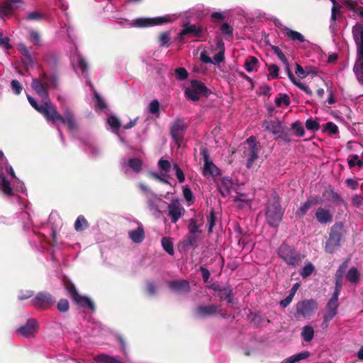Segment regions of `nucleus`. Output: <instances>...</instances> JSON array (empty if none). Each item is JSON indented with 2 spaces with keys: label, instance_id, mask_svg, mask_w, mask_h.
I'll list each match as a JSON object with an SVG mask.
<instances>
[{
  "label": "nucleus",
  "instance_id": "45",
  "mask_svg": "<svg viewBox=\"0 0 363 363\" xmlns=\"http://www.w3.org/2000/svg\"><path fill=\"white\" fill-rule=\"evenodd\" d=\"M189 233L201 235L202 231L199 230V225L197 224L196 220L191 218L188 225Z\"/></svg>",
  "mask_w": 363,
  "mask_h": 363
},
{
  "label": "nucleus",
  "instance_id": "41",
  "mask_svg": "<svg viewBox=\"0 0 363 363\" xmlns=\"http://www.w3.org/2000/svg\"><path fill=\"white\" fill-rule=\"evenodd\" d=\"M301 336L303 339L306 342H310L312 340L314 336V330L313 327L310 325L304 326L301 332Z\"/></svg>",
  "mask_w": 363,
  "mask_h": 363
},
{
  "label": "nucleus",
  "instance_id": "2",
  "mask_svg": "<svg viewBox=\"0 0 363 363\" xmlns=\"http://www.w3.org/2000/svg\"><path fill=\"white\" fill-rule=\"evenodd\" d=\"M352 33L357 45V58L353 69L358 81L363 84V26L356 24L353 27Z\"/></svg>",
  "mask_w": 363,
  "mask_h": 363
},
{
  "label": "nucleus",
  "instance_id": "52",
  "mask_svg": "<svg viewBox=\"0 0 363 363\" xmlns=\"http://www.w3.org/2000/svg\"><path fill=\"white\" fill-rule=\"evenodd\" d=\"M57 308L61 313L68 311L69 308V301L65 298L60 299L57 304Z\"/></svg>",
  "mask_w": 363,
  "mask_h": 363
},
{
  "label": "nucleus",
  "instance_id": "10",
  "mask_svg": "<svg viewBox=\"0 0 363 363\" xmlns=\"http://www.w3.org/2000/svg\"><path fill=\"white\" fill-rule=\"evenodd\" d=\"M172 21V19L169 16L155 18H138L134 20L133 25L135 27L144 28L170 23Z\"/></svg>",
  "mask_w": 363,
  "mask_h": 363
},
{
  "label": "nucleus",
  "instance_id": "4",
  "mask_svg": "<svg viewBox=\"0 0 363 363\" xmlns=\"http://www.w3.org/2000/svg\"><path fill=\"white\" fill-rule=\"evenodd\" d=\"M346 234L342 222H335L330 228L329 237L325 242V251L333 254L341 245V241Z\"/></svg>",
  "mask_w": 363,
  "mask_h": 363
},
{
  "label": "nucleus",
  "instance_id": "62",
  "mask_svg": "<svg viewBox=\"0 0 363 363\" xmlns=\"http://www.w3.org/2000/svg\"><path fill=\"white\" fill-rule=\"evenodd\" d=\"M170 39L169 31L162 33L159 36V41L161 43V46H164L168 44Z\"/></svg>",
  "mask_w": 363,
  "mask_h": 363
},
{
  "label": "nucleus",
  "instance_id": "40",
  "mask_svg": "<svg viewBox=\"0 0 363 363\" xmlns=\"http://www.w3.org/2000/svg\"><path fill=\"white\" fill-rule=\"evenodd\" d=\"M161 244L164 251H166L169 255H173L174 253L173 242L170 240V238L164 237L161 240Z\"/></svg>",
  "mask_w": 363,
  "mask_h": 363
},
{
  "label": "nucleus",
  "instance_id": "51",
  "mask_svg": "<svg viewBox=\"0 0 363 363\" xmlns=\"http://www.w3.org/2000/svg\"><path fill=\"white\" fill-rule=\"evenodd\" d=\"M44 15L40 11L30 12L27 14L26 19L29 21H40L43 18Z\"/></svg>",
  "mask_w": 363,
  "mask_h": 363
},
{
  "label": "nucleus",
  "instance_id": "49",
  "mask_svg": "<svg viewBox=\"0 0 363 363\" xmlns=\"http://www.w3.org/2000/svg\"><path fill=\"white\" fill-rule=\"evenodd\" d=\"M147 206L151 211H158V206L156 203V200L158 199L156 194L151 193V195H147Z\"/></svg>",
  "mask_w": 363,
  "mask_h": 363
},
{
  "label": "nucleus",
  "instance_id": "8",
  "mask_svg": "<svg viewBox=\"0 0 363 363\" xmlns=\"http://www.w3.org/2000/svg\"><path fill=\"white\" fill-rule=\"evenodd\" d=\"M186 128L187 125L182 119L175 120L171 125L170 135L178 148L182 146Z\"/></svg>",
  "mask_w": 363,
  "mask_h": 363
},
{
  "label": "nucleus",
  "instance_id": "32",
  "mask_svg": "<svg viewBox=\"0 0 363 363\" xmlns=\"http://www.w3.org/2000/svg\"><path fill=\"white\" fill-rule=\"evenodd\" d=\"M290 130V128L284 125L281 131L278 133L277 139H280L286 143H291L292 138Z\"/></svg>",
  "mask_w": 363,
  "mask_h": 363
},
{
  "label": "nucleus",
  "instance_id": "9",
  "mask_svg": "<svg viewBox=\"0 0 363 363\" xmlns=\"http://www.w3.org/2000/svg\"><path fill=\"white\" fill-rule=\"evenodd\" d=\"M317 309L318 303L313 299H306L298 301L296 305V316L310 317Z\"/></svg>",
  "mask_w": 363,
  "mask_h": 363
},
{
  "label": "nucleus",
  "instance_id": "30",
  "mask_svg": "<svg viewBox=\"0 0 363 363\" xmlns=\"http://www.w3.org/2000/svg\"><path fill=\"white\" fill-rule=\"evenodd\" d=\"M282 33L292 40H297L301 43H303L305 41V38L301 33L292 30L289 28H284L282 29Z\"/></svg>",
  "mask_w": 363,
  "mask_h": 363
},
{
  "label": "nucleus",
  "instance_id": "26",
  "mask_svg": "<svg viewBox=\"0 0 363 363\" xmlns=\"http://www.w3.org/2000/svg\"><path fill=\"white\" fill-rule=\"evenodd\" d=\"M129 238L135 243H140L145 238V231L142 225H139L135 230L129 231Z\"/></svg>",
  "mask_w": 363,
  "mask_h": 363
},
{
  "label": "nucleus",
  "instance_id": "14",
  "mask_svg": "<svg viewBox=\"0 0 363 363\" xmlns=\"http://www.w3.org/2000/svg\"><path fill=\"white\" fill-rule=\"evenodd\" d=\"M23 0H4L0 2V18H9L16 9L17 4H23Z\"/></svg>",
  "mask_w": 363,
  "mask_h": 363
},
{
  "label": "nucleus",
  "instance_id": "50",
  "mask_svg": "<svg viewBox=\"0 0 363 363\" xmlns=\"http://www.w3.org/2000/svg\"><path fill=\"white\" fill-rule=\"evenodd\" d=\"M315 267L311 263H308L303 267L300 274L303 278L309 277L314 271Z\"/></svg>",
  "mask_w": 363,
  "mask_h": 363
},
{
  "label": "nucleus",
  "instance_id": "37",
  "mask_svg": "<svg viewBox=\"0 0 363 363\" xmlns=\"http://www.w3.org/2000/svg\"><path fill=\"white\" fill-rule=\"evenodd\" d=\"M203 173L204 175L208 174L212 176H216L219 174V169L211 161H210L204 164Z\"/></svg>",
  "mask_w": 363,
  "mask_h": 363
},
{
  "label": "nucleus",
  "instance_id": "58",
  "mask_svg": "<svg viewBox=\"0 0 363 363\" xmlns=\"http://www.w3.org/2000/svg\"><path fill=\"white\" fill-rule=\"evenodd\" d=\"M295 72L296 75L301 79L306 78L309 74V71L306 70V68L303 69L298 63L296 64Z\"/></svg>",
  "mask_w": 363,
  "mask_h": 363
},
{
  "label": "nucleus",
  "instance_id": "13",
  "mask_svg": "<svg viewBox=\"0 0 363 363\" xmlns=\"http://www.w3.org/2000/svg\"><path fill=\"white\" fill-rule=\"evenodd\" d=\"M38 330V323L34 318L28 319L24 325L21 326L17 329L16 332L20 335L29 338L35 335Z\"/></svg>",
  "mask_w": 363,
  "mask_h": 363
},
{
  "label": "nucleus",
  "instance_id": "46",
  "mask_svg": "<svg viewBox=\"0 0 363 363\" xmlns=\"http://www.w3.org/2000/svg\"><path fill=\"white\" fill-rule=\"evenodd\" d=\"M357 165L359 167L363 166V160H360L357 155H352L348 160V166L350 169Z\"/></svg>",
  "mask_w": 363,
  "mask_h": 363
},
{
  "label": "nucleus",
  "instance_id": "63",
  "mask_svg": "<svg viewBox=\"0 0 363 363\" xmlns=\"http://www.w3.org/2000/svg\"><path fill=\"white\" fill-rule=\"evenodd\" d=\"M268 71L269 72L270 76L273 79H277L279 77V68L277 65L272 64L269 66Z\"/></svg>",
  "mask_w": 363,
  "mask_h": 363
},
{
  "label": "nucleus",
  "instance_id": "59",
  "mask_svg": "<svg viewBox=\"0 0 363 363\" xmlns=\"http://www.w3.org/2000/svg\"><path fill=\"white\" fill-rule=\"evenodd\" d=\"M159 168L164 172H169L171 169V163L167 160L161 159L158 162Z\"/></svg>",
  "mask_w": 363,
  "mask_h": 363
},
{
  "label": "nucleus",
  "instance_id": "56",
  "mask_svg": "<svg viewBox=\"0 0 363 363\" xmlns=\"http://www.w3.org/2000/svg\"><path fill=\"white\" fill-rule=\"evenodd\" d=\"M173 169L175 171V176L177 178L179 182L183 183L185 180V176L182 169L177 164H174Z\"/></svg>",
  "mask_w": 363,
  "mask_h": 363
},
{
  "label": "nucleus",
  "instance_id": "29",
  "mask_svg": "<svg viewBox=\"0 0 363 363\" xmlns=\"http://www.w3.org/2000/svg\"><path fill=\"white\" fill-rule=\"evenodd\" d=\"M94 360L97 363H123L118 357L104 353L95 356Z\"/></svg>",
  "mask_w": 363,
  "mask_h": 363
},
{
  "label": "nucleus",
  "instance_id": "47",
  "mask_svg": "<svg viewBox=\"0 0 363 363\" xmlns=\"http://www.w3.org/2000/svg\"><path fill=\"white\" fill-rule=\"evenodd\" d=\"M323 132H327L330 135H334L338 133V127L333 122H328L325 123Z\"/></svg>",
  "mask_w": 363,
  "mask_h": 363
},
{
  "label": "nucleus",
  "instance_id": "61",
  "mask_svg": "<svg viewBox=\"0 0 363 363\" xmlns=\"http://www.w3.org/2000/svg\"><path fill=\"white\" fill-rule=\"evenodd\" d=\"M160 103L157 99H154L149 104V111L152 114H157L160 112Z\"/></svg>",
  "mask_w": 363,
  "mask_h": 363
},
{
  "label": "nucleus",
  "instance_id": "19",
  "mask_svg": "<svg viewBox=\"0 0 363 363\" xmlns=\"http://www.w3.org/2000/svg\"><path fill=\"white\" fill-rule=\"evenodd\" d=\"M347 268V262H344L342 264H340L337 269L335 274V291L334 294H340L342 286V281L344 274L345 273V271Z\"/></svg>",
  "mask_w": 363,
  "mask_h": 363
},
{
  "label": "nucleus",
  "instance_id": "48",
  "mask_svg": "<svg viewBox=\"0 0 363 363\" xmlns=\"http://www.w3.org/2000/svg\"><path fill=\"white\" fill-rule=\"evenodd\" d=\"M107 123L111 126L113 131H117L121 124L120 121L115 116H111L107 118Z\"/></svg>",
  "mask_w": 363,
  "mask_h": 363
},
{
  "label": "nucleus",
  "instance_id": "35",
  "mask_svg": "<svg viewBox=\"0 0 363 363\" xmlns=\"http://www.w3.org/2000/svg\"><path fill=\"white\" fill-rule=\"evenodd\" d=\"M209 287L215 291V296H218L220 301L227 299V289L225 288L221 289L219 284L216 283H213Z\"/></svg>",
  "mask_w": 363,
  "mask_h": 363
},
{
  "label": "nucleus",
  "instance_id": "27",
  "mask_svg": "<svg viewBox=\"0 0 363 363\" xmlns=\"http://www.w3.org/2000/svg\"><path fill=\"white\" fill-rule=\"evenodd\" d=\"M72 300L81 307H87L92 311H95V305L91 300L86 296H81L78 294V296H74Z\"/></svg>",
  "mask_w": 363,
  "mask_h": 363
},
{
  "label": "nucleus",
  "instance_id": "11",
  "mask_svg": "<svg viewBox=\"0 0 363 363\" xmlns=\"http://www.w3.org/2000/svg\"><path fill=\"white\" fill-rule=\"evenodd\" d=\"M55 303V298L51 294L45 291L39 292L32 300L33 306L39 309H47Z\"/></svg>",
  "mask_w": 363,
  "mask_h": 363
},
{
  "label": "nucleus",
  "instance_id": "34",
  "mask_svg": "<svg viewBox=\"0 0 363 363\" xmlns=\"http://www.w3.org/2000/svg\"><path fill=\"white\" fill-rule=\"evenodd\" d=\"M360 274L356 267L350 268L347 274L346 279L352 284H357L359 281Z\"/></svg>",
  "mask_w": 363,
  "mask_h": 363
},
{
  "label": "nucleus",
  "instance_id": "33",
  "mask_svg": "<svg viewBox=\"0 0 363 363\" xmlns=\"http://www.w3.org/2000/svg\"><path fill=\"white\" fill-rule=\"evenodd\" d=\"M258 60L254 56L247 57L245 62V67L247 72H253L257 70Z\"/></svg>",
  "mask_w": 363,
  "mask_h": 363
},
{
  "label": "nucleus",
  "instance_id": "3",
  "mask_svg": "<svg viewBox=\"0 0 363 363\" xmlns=\"http://www.w3.org/2000/svg\"><path fill=\"white\" fill-rule=\"evenodd\" d=\"M284 213L280 204V199L276 193L272 195L266 207V218L270 226L277 227Z\"/></svg>",
  "mask_w": 363,
  "mask_h": 363
},
{
  "label": "nucleus",
  "instance_id": "54",
  "mask_svg": "<svg viewBox=\"0 0 363 363\" xmlns=\"http://www.w3.org/2000/svg\"><path fill=\"white\" fill-rule=\"evenodd\" d=\"M176 78L178 80H184L187 79L189 74L186 69L184 67H179L175 69Z\"/></svg>",
  "mask_w": 363,
  "mask_h": 363
},
{
  "label": "nucleus",
  "instance_id": "18",
  "mask_svg": "<svg viewBox=\"0 0 363 363\" xmlns=\"http://www.w3.org/2000/svg\"><path fill=\"white\" fill-rule=\"evenodd\" d=\"M228 199H231L234 202L235 205L239 208H242L245 206L248 205L250 199L245 194H240L238 192H233L228 187Z\"/></svg>",
  "mask_w": 363,
  "mask_h": 363
},
{
  "label": "nucleus",
  "instance_id": "16",
  "mask_svg": "<svg viewBox=\"0 0 363 363\" xmlns=\"http://www.w3.org/2000/svg\"><path fill=\"white\" fill-rule=\"evenodd\" d=\"M340 294H333L332 297L327 303L324 316L325 321H330L337 313L338 297Z\"/></svg>",
  "mask_w": 363,
  "mask_h": 363
},
{
  "label": "nucleus",
  "instance_id": "55",
  "mask_svg": "<svg viewBox=\"0 0 363 363\" xmlns=\"http://www.w3.org/2000/svg\"><path fill=\"white\" fill-rule=\"evenodd\" d=\"M145 291L150 296H155L157 293L156 284L150 281H147L145 283Z\"/></svg>",
  "mask_w": 363,
  "mask_h": 363
},
{
  "label": "nucleus",
  "instance_id": "21",
  "mask_svg": "<svg viewBox=\"0 0 363 363\" xmlns=\"http://www.w3.org/2000/svg\"><path fill=\"white\" fill-rule=\"evenodd\" d=\"M315 218L320 224H328L332 223L333 216L329 209L318 207L315 212Z\"/></svg>",
  "mask_w": 363,
  "mask_h": 363
},
{
  "label": "nucleus",
  "instance_id": "43",
  "mask_svg": "<svg viewBox=\"0 0 363 363\" xmlns=\"http://www.w3.org/2000/svg\"><path fill=\"white\" fill-rule=\"evenodd\" d=\"M305 125L308 130L313 132L318 130L320 128V123L313 118H309L307 119Z\"/></svg>",
  "mask_w": 363,
  "mask_h": 363
},
{
  "label": "nucleus",
  "instance_id": "38",
  "mask_svg": "<svg viewBox=\"0 0 363 363\" xmlns=\"http://www.w3.org/2000/svg\"><path fill=\"white\" fill-rule=\"evenodd\" d=\"M88 226L89 223L85 217L82 215L79 216L74 223L75 230L77 232H81L87 228Z\"/></svg>",
  "mask_w": 363,
  "mask_h": 363
},
{
  "label": "nucleus",
  "instance_id": "64",
  "mask_svg": "<svg viewBox=\"0 0 363 363\" xmlns=\"http://www.w3.org/2000/svg\"><path fill=\"white\" fill-rule=\"evenodd\" d=\"M199 271L201 273V276H202L203 281L205 283H208L209 282V279H210V277H211V274H210L209 270L208 269H206V267L201 266L199 268Z\"/></svg>",
  "mask_w": 363,
  "mask_h": 363
},
{
  "label": "nucleus",
  "instance_id": "24",
  "mask_svg": "<svg viewBox=\"0 0 363 363\" xmlns=\"http://www.w3.org/2000/svg\"><path fill=\"white\" fill-rule=\"evenodd\" d=\"M284 123L278 119L264 120L262 123V127L264 130L273 135H278Z\"/></svg>",
  "mask_w": 363,
  "mask_h": 363
},
{
  "label": "nucleus",
  "instance_id": "36",
  "mask_svg": "<svg viewBox=\"0 0 363 363\" xmlns=\"http://www.w3.org/2000/svg\"><path fill=\"white\" fill-rule=\"evenodd\" d=\"M323 196H326L327 199L333 203H340L343 201L342 197L332 189L326 190L323 193Z\"/></svg>",
  "mask_w": 363,
  "mask_h": 363
},
{
  "label": "nucleus",
  "instance_id": "42",
  "mask_svg": "<svg viewBox=\"0 0 363 363\" xmlns=\"http://www.w3.org/2000/svg\"><path fill=\"white\" fill-rule=\"evenodd\" d=\"M19 50L25 57V63L32 65L34 61L27 47L23 44H20Z\"/></svg>",
  "mask_w": 363,
  "mask_h": 363
},
{
  "label": "nucleus",
  "instance_id": "60",
  "mask_svg": "<svg viewBox=\"0 0 363 363\" xmlns=\"http://www.w3.org/2000/svg\"><path fill=\"white\" fill-rule=\"evenodd\" d=\"M272 50L274 51V54H276L277 57L281 61L283 64H286L288 60L286 59V56L279 47L272 46Z\"/></svg>",
  "mask_w": 363,
  "mask_h": 363
},
{
  "label": "nucleus",
  "instance_id": "39",
  "mask_svg": "<svg viewBox=\"0 0 363 363\" xmlns=\"http://www.w3.org/2000/svg\"><path fill=\"white\" fill-rule=\"evenodd\" d=\"M290 129L294 131V135L297 137L301 138L305 135V130L302 123L299 121L292 123Z\"/></svg>",
  "mask_w": 363,
  "mask_h": 363
},
{
  "label": "nucleus",
  "instance_id": "7",
  "mask_svg": "<svg viewBox=\"0 0 363 363\" xmlns=\"http://www.w3.org/2000/svg\"><path fill=\"white\" fill-rule=\"evenodd\" d=\"M211 91L204 84L199 80L194 79L191 82V87L185 89V95L187 99L196 101L200 99L201 96H208Z\"/></svg>",
  "mask_w": 363,
  "mask_h": 363
},
{
  "label": "nucleus",
  "instance_id": "12",
  "mask_svg": "<svg viewBox=\"0 0 363 363\" xmlns=\"http://www.w3.org/2000/svg\"><path fill=\"white\" fill-rule=\"evenodd\" d=\"M195 315L199 318H206L216 315H220L222 317L225 315L220 307L216 304L197 306L195 309Z\"/></svg>",
  "mask_w": 363,
  "mask_h": 363
},
{
  "label": "nucleus",
  "instance_id": "1",
  "mask_svg": "<svg viewBox=\"0 0 363 363\" xmlns=\"http://www.w3.org/2000/svg\"><path fill=\"white\" fill-rule=\"evenodd\" d=\"M58 80L59 75L56 71H53L50 74L43 72L38 78L32 79V89L45 101L39 113L45 117L47 121L52 123L60 121L67 125L69 130H74L77 129V125L74 112L70 108H66L63 115L60 114L56 106L48 99V89H57Z\"/></svg>",
  "mask_w": 363,
  "mask_h": 363
},
{
  "label": "nucleus",
  "instance_id": "15",
  "mask_svg": "<svg viewBox=\"0 0 363 363\" xmlns=\"http://www.w3.org/2000/svg\"><path fill=\"white\" fill-rule=\"evenodd\" d=\"M186 35L200 38L202 36V28L197 26L196 24L185 23L178 34V38L179 40L183 41Z\"/></svg>",
  "mask_w": 363,
  "mask_h": 363
},
{
  "label": "nucleus",
  "instance_id": "5",
  "mask_svg": "<svg viewBox=\"0 0 363 363\" xmlns=\"http://www.w3.org/2000/svg\"><path fill=\"white\" fill-rule=\"evenodd\" d=\"M260 147L259 143L253 135L248 138L242 144L243 157L247 159V168L250 169L253 167L255 162L258 159Z\"/></svg>",
  "mask_w": 363,
  "mask_h": 363
},
{
  "label": "nucleus",
  "instance_id": "23",
  "mask_svg": "<svg viewBox=\"0 0 363 363\" xmlns=\"http://www.w3.org/2000/svg\"><path fill=\"white\" fill-rule=\"evenodd\" d=\"M168 285L171 290L177 293H188L190 291L189 282L184 279L171 281Z\"/></svg>",
  "mask_w": 363,
  "mask_h": 363
},
{
  "label": "nucleus",
  "instance_id": "17",
  "mask_svg": "<svg viewBox=\"0 0 363 363\" xmlns=\"http://www.w3.org/2000/svg\"><path fill=\"white\" fill-rule=\"evenodd\" d=\"M321 203V199L319 196H311L306 201L301 203L300 207L296 212V215L299 217H303L308 211L313 206Z\"/></svg>",
  "mask_w": 363,
  "mask_h": 363
},
{
  "label": "nucleus",
  "instance_id": "28",
  "mask_svg": "<svg viewBox=\"0 0 363 363\" xmlns=\"http://www.w3.org/2000/svg\"><path fill=\"white\" fill-rule=\"evenodd\" d=\"M200 235L188 233L184 240L183 245L185 248L193 247L194 249L198 247V240Z\"/></svg>",
  "mask_w": 363,
  "mask_h": 363
},
{
  "label": "nucleus",
  "instance_id": "22",
  "mask_svg": "<svg viewBox=\"0 0 363 363\" xmlns=\"http://www.w3.org/2000/svg\"><path fill=\"white\" fill-rule=\"evenodd\" d=\"M284 65H285V70H286V74H287L288 77L289 78V79L291 80V82L295 86H296L298 88H299L301 90L303 91L307 95L311 96L313 95L312 91L308 86H306L303 83L300 82L299 81H298L296 79V77L293 74L291 70L290 69L289 62L287 61L286 64H284Z\"/></svg>",
  "mask_w": 363,
  "mask_h": 363
},
{
  "label": "nucleus",
  "instance_id": "25",
  "mask_svg": "<svg viewBox=\"0 0 363 363\" xmlns=\"http://www.w3.org/2000/svg\"><path fill=\"white\" fill-rule=\"evenodd\" d=\"M216 48L215 50H218V53L214 55V65H218L220 62H223L225 59V43L223 40L219 37L217 36L215 39Z\"/></svg>",
  "mask_w": 363,
  "mask_h": 363
},
{
  "label": "nucleus",
  "instance_id": "31",
  "mask_svg": "<svg viewBox=\"0 0 363 363\" xmlns=\"http://www.w3.org/2000/svg\"><path fill=\"white\" fill-rule=\"evenodd\" d=\"M0 189L6 195L11 196L13 194V190L11 187L10 182L6 179L3 173L0 174Z\"/></svg>",
  "mask_w": 363,
  "mask_h": 363
},
{
  "label": "nucleus",
  "instance_id": "44",
  "mask_svg": "<svg viewBox=\"0 0 363 363\" xmlns=\"http://www.w3.org/2000/svg\"><path fill=\"white\" fill-rule=\"evenodd\" d=\"M143 162L139 158H130L128 160L129 167L135 172H139L142 169Z\"/></svg>",
  "mask_w": 363,
  "mask_h": 363
},
{
  "label": "nucleus",
  "instance_id": "20",
  "mask_svg": "<svg viewBox=\"0 0 363 363\" xmlns=\"http://www.w3.org/2000/svg\"><path fill=\"white\" fill-rule=\"evenodd\" d=\"M167 209L168 216L173 223H177L184 212V208L178 202L171 203L169 204Z\"/></svg>",
  "mask_w": 363,
  "mask_h": 363
},
{
  "label": "nucleus",
  "instance_id": "57",
  "mask_svg": "<svg viewBox=\"0 0 363 363\" xmlns=\"http://www.w3.org/2000/svg\"><path fill=\"white\" fill-rule=\"evenodd\" d=\"M11 86L13 92L16 95H19L23 90V86L17 79H13L11 81Z\"/></svg>",
  "mask_w": 363,
  "mask_h": 363
},
{
  "label": "nucleus",
  "instance_id": "53",
  "mask_svg": "<svg viewBox=\"0 0 363 363\" xmlns=\"http://www.w3.org/2000/svg\"><path fill=\"white\" fill-rule=\"evenodd\" d=\"M280 96L278 98H276L275 99V104L277 106L280 107L282 104H284L285 106H289L290 104V99L287 96V94H279Z\"/></svg>",
  "mask_w": 363,
  "mask_h": 363
},
{
  "label": "nucleus",
  "instance_id": "6",
  "mask_svg": "<svg viewBox=\"0 0 363 363\" xmlns=\"http://www.w3.org/2000/svg\"><path fill=\"white\" fill-rule=\"evenodd\" d=\"M277 254L288 265L296 267L302 262L303 257L294 247L283 243L277 250Z\"/></svg>",
  "mask_w": 363,
  "mask_h": 363
}]
</instances>
